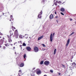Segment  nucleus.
<instances>
[{"label": "nucleus", "instance_id": "nucleus-1", "mask_svg": "<svg viewBox=\"0 0 76 76\" xmlns=\"http://www.w3.org/2000/svg\"><path fill=\"white\" fill-rule=\"evenodd\" d=\"M14 35L15 36L16 38H18V37H19V34H18V31L17 30L15 31Z\"/></svg>", "mask_w": 76, "mask_h": 76}, {"label": "nucleus", "instance_id": "nucleus-2", "mask_svg": "<svg viewBox=\"0 0 76 76\" xmlns=\"http://www.w3.org/2000/svg\"><path fill=\"white\" fill-rule=\"evenodd\" d=\"M4 42V40L1 39L0 40V48H1L3 46V44Z\"/></svg>", "mask_w": 76, "mask_h": 76}, {"label": "nucleus", "instance_id": "nucleus-3", "mask_svg": "<svg viewBox=\"0 0 76 76\" xmlns=\"http://www.w3.org/2000/svg\"><path fill=\"white\" fill-rule=\"evenodd\" d=\"M34 50L35 52H38V48L37 47H35L34 48Z\"/></svg>", "mask_w": 76, "mask_h": 76}, {"label": "nucleus", "instance_id": "nucleus-4", "mask_svg": "<svg viewBox=\"0 0 76 76\" xmlns=\"http://www.w3.org/2000/svg\"><path fill=\"white\" fill-rule=\"evenodd\" d=\"M20 75H23V73L21 70H20L18 72V76H21Z\"/></svg>", "mask_w": 76, "mask_h": 76}, {"label": "nucleus", "instance_id": "nucleus-5", "mask_svg": "<svg viewBox=\"0 0 76 76\" xmlns=\"http://www.w3.org/2000/svg\"><path fill=\"white\" fill-rule=\"evenodd\" d=\"M42 12L41 11L39 13V14L38 15V17L39 18H41L42 16L41 15H42Z\"/></svg>", "mask_w": 76, "mask_h": 76}, {"label": "nucleus", "instance_id": "nucleus-6", "mask_svg": "<svg viewBox=\"0 0 76 76\" xmlns=\"http://www.w3.org/2000/svg\"><path fill=\"white\" fill-rule=\"evenodd\" d=\"M50 41L51 42L53 41V34H51L50 36Z\"/></svg>", "mask_w": 76, "mask_h": 76}, {"label": "nucleus", "instance_id": "nucleus-7", "mask_svg": "<svg viewBox=\"0 0 76 76\" xmlns=\"http://www.w3.org/2000/svg\"><path fill=\"white\" fill-rule=\"evenodd\" d=\"M44 64L45 65H48L50 64V63L48 61H46L44 62Z\"/></svg>", "mask_w": 76, "mask_h": 76}, {"label": "nucleus", "instance_id": "nucleus-8", "mask_svg": "<svg viewBox=\"0 0 76 76\" xmlns=\"http://www.w3.org/2000/svg\"><path fill=\"white\" fill-rule=\"evenodd\" d=\"M26 49L28 51H30L31 50V48L29 47H27L26 48Z\"/></svg>", "mask_w": 76, "mask_h": 76}, {"label": "nucleus", "instance_id": "nucleus-9", "mask_svg": "<svg viewBox=\"0 0 76 76\" xmlns=\"http://www.w3.org/2000/svg\"><path fill=\"white\" fill-rule=\"evenodd\" d=\"M69 42H70V39H68L67 41L66 44V46H68V45H69Z\"/></svg>", "mask_w": 76, "mask_h": 76}, {"label": "nucleus", "instance_id": "nucleus-10", "mask_svg": "<svg viewBox=\"0 0 76 76\" xmlns=\"http://www.w3.org/2000/svg\"><path fill=\"white\" fill-rule=\"evenodd\" d=\"M44 37V35L40 37H39L38 39V40H40L41 39H42Z\"/></svg>", "mask_w": 76, "mask_h": 76}, {"label": "nucleus", "instance_id": "nucleus-11", "mask_svg": "<svg viewBox=\"0 0 76 76\" xmlns=\"http://www.w3.org/2000/svg\"><path fill=\"white\" fill-rule=\"evenodd\" d=\"M60 11H61V12H64V10H65V9L63 8H61L60 10Z\"/></svg>", "mask_w": 76, "mask_h": 76}, {"label": "nucleus", "instance_id": "nucleus-12", "mask_svg": "<svg viewBox=\"0 0 76 76\" xmlns=\"http://www.w3.org/2000/svg\"><path fill=\"white\" fill-rule=\"evenodd\" d=\"M53 17L54 16L53 15V14H51V15H50V19H53Z\"/></svg>", "mask_w": 76, "mask_h": 76}, {"label": "nucleus", "instance_id": "nucleus-13", "mask_svg": "<svg viewBox=\"0 0 76 76\" xmlns=\"http://www.w3.org/2000/svg\"><path fill=\"white\" fill-rule=\"evenodd\" d=\"M41 71L40 70H39L37 71V75H40V74H41Z\"/></svg>", "mask_w": 76, "mask_h": 76}, {"label": "nucleus", "instance_id": "nucleus-14", "mask_svg": "<svg viewBox=\"0 0 76 76\" xmlns=\"http://www.w3.org/2000/svg\"><path fill=\"white\" fill-rule=\"evenodd\" d=\"M20 66L21 67H23V66H24V64L22 63V64H20Z\"/></svg>", "mask_w": 76, "mask_h": 76}, {"label": "nucleus", "instance_id": "nucleus-15", "mask_svg": "<svg viewBox=\"0 0 76 76\" xmlns=\"http://www.w3.org/2000/svg\"><path fill=\"white\" fill-rule=\"evenodd\" d=\"M10 37H12V35H13V33L12 32V31H10Z\"/></svg>", "mask_w": 76, "mask_h": 76}, {"label": "nucleus", "instance_id": "nucleus-16", "mask_svg": "<svg viewBox=\"0 0 76 76\" xmlns=\"http://www.w3.org/2000/svg\"><path fill=\"white\" fill-rule=\"evenodd\" d=\"M56 49H55L54 51L53 54H54V55H55V54H56Z\"/></svg>", "mask_w": 76, "mask_h": 76}, {"label": "nucleus", "instance_id": "nucleus-17", "mask_svg": "<svg viewBox=\"0 0 76 76\" xmlns=\"http://www.w3.org/2000/svg\"><path fill=\"white\" fill-rule=\"evenodd\" d=\"M72 65L73 66V67L75 66H76V63H75V62H73L72 64Z\"/></svg>", "mask_w": 76, "mask_h": 76}, {"label": "nucleus", "instance_id": "nucleus-18", "mask_svg": "<svg viewBox=\"0 0 76 76\" xmlns=\"http://www.w3.org/2000/svg\"><path fill=\"white\" fill-rule=\"evenodd\" d=\"M42 2L43 3V4H44L45 3V0H42Z\"/></svg>", "mask_w": 76, "mask_h": 76}, {"label": "nucleus", "instance_id": "nucleus-19", "mask_svg": "<svg viewBox=\"0 0 76 76\" xmlns=\"http://www.w3.org/2000/svg\"><path fill=\"white\" fill-rule=\"evenodd\" d=\"M10 17L11 19H12V20H13L14 19H13V18H12L13 16H12V15H10Z\"/></svg>", "mask_w": 76, "mask_h": 76}, {"label": "nucleus", "instance_id": "nucleus-20", "mask_svg": "<svg viewBox=\"0 0 76 76\" xmlns=\"http://www.w3.org/2000/svg\"><path fill=\"white\" fill-rule=\"evenodd\" d=\"M8 41L9 42H12V39H8Z\"/></svg>", "mask_w": 76, "mask_h": 76}, {"label": "nucleus", "instance_id": "nucleus-21", "mask_svg": "<svg viewBox=\"0 0 76 76\" xmlns=\"http://www.w3.org/2000/svg\"><path fill=\"white\" fill-rule=\"evenodd\" d=\"M5 46H6V47H9V45L8 43H7V44H5Z\"/></svg>", "mask_w": 76, "mask_h": 76}, {"label": "nucleus", "instance_id": "nucleus-22", "mask_svg": "<svg viewBox=\"0 0 76 76\" xmlns=\"http://www.w3.org/2000/svg\"><path fill=\"white\" fill-rule=\"evenodd\" d=\"M19 38H22V35H20Z\"/></svg>", "mask_w": 76, "mask_h": 76}, {"label": "nucleus", "instance_id": "nucleus-23", "mask_svg": "<svg viewBox=\"0 0 76 76\" xmlns=\"http://www.w3.org/2000/svg\"><path fill=\"white\" fill-rule=\"evenodd\" d=\"M26 54H25L24 55H23V57L24 59L25 58H26Z\"/></svg>", "mask_w": 76, "mask_h": 76}, {"label": "nucleus", "instance_id": "nucleus-24", "mask_svg": "<svg viewBox=\"0 0 76 76\" xmlns=\"http://www.w3.org/2000/svg\"><path fill=\"white\" fill-rule=\"evenodd\" d=\"M43 63H44V61H42L40 62V64H43Z\"/></svg>", "mask_w": 76, "mask_h": 76}, {"label": "nucleus", "instance_id": "nucleus-25", "mask_svg": "<svg viewBox=\"0 0 76 76\" xmlns=\"http://www.w3.org/2000/svg\"><path fill=\"white\" fill-rule=\"evenodd\" d=\"M74 33V32H72L71 34H70L69 35V36H72V35H73Z\"/></svg>", "mask_w": 76, "mask_h": 76}, {"label": "nucleus", "instance_id": "nucleus-26", "mask_svg": "<svg viewBox=\"0 0 76 76\" xmlns=\"http://www.w3.org/2000/svg\"><path fill=\"white\" fill-rule=\"evenodd\" d=\"M23 46H26V44L25 43H24L23 44Z\"/></svg>", "mask_w": 76, "mask_h": 76}, {"label": "nucleus", "instance_id": "nucleus-27", "mask_svg": "<svg viewBox=\"0 0 76 76\" xmlns=\"http://www.w3.org/2000/svg\"><path fill=\"white\" fill-rule=\"evenodd\" d=\"M57 1H56V3H55V5L56 6H57Z\"/></svg>", "mask_w": 76, "mask_h": 76}, {"label": "nucleus", "instance_id": "nucleus-28", "mask_svg": "<svg viewBox=\"0 0 76 76\" xmlns=\"http://www.w3.org/2000/svg\"><path fill=\"white\" fill-rule=\"evenodd\" d=\"M31 76H35V74L34 73L31 74Z\"/></svg>", "mask_w": 76, "mask_h": 76}, {"label": "nucleus", "instance_id": "nucleus-29", "mask_svg": "<svg viewBox=\"0 0 76 76\" xmlns=\"http://www.w3.org/2000/svg\"><path fill=\"white\" fill-rule=\"evenodd\" d=\"M62 65L63 68H66V66H64L63 64H62Z\"/></svg>", "mask_w": 76, "mask_h": 76}, {"label": "nucleus", "instance_id": "nucleus-30", "mask_svg": "<svg viewBox=\"0 0 76 76\" xmlns=\"http://www.w3.org/2000/svg\"><path fill=\"white\" fill-rule=\"evenodd\" d=\"M50 72L51 73H53V70H50Z\"/></svg>", "mask_w": 76, "mask_h": 76}, {"label": "nucleus", "instance_id": "nucleus-31", "mask_svg": "<svg viewBox=\"0 0 76 76\" xmlns=\"http://www.w3.org/2000/svg\"><path fill=\"white\" fill-rule=\"evenodd\" d=\"M42 45L44 47H46V46H45V45L44 44H42Z\"/></svg>", "mask_w": 76, "mask_h": 76}, {"label": "nucleus", "instance_id": "nucleus-32", "mask_svg": "<svg viewBox=\"0 0 76 76\" xmlns=\"http://www.w3.org/2000/svg\"><path fill=\"white\" fill-rule=\"evenodd\" d=\"M61 15H64V14H63V13L62 12H61Z\"/></svg>", "mask_w": 76, "mask_h": 76}, {"label": "nucleus", "instance_id": "nucleus-33", "mask_svg": "<svg viewBox=\"0 0 76 76\" xmlns=\"http://www.w3.org/2000/svg\"><path fill=\"white\" fill-rule=\"evenodd\" d=\"M58 75H61V73H59Z\"/></svg>", "mask_w": 76, "mask_h": 76}, {"label": "nucleus", "instance_id": "nucleus-34", "mask_svg": "<svg viewBox=\"0 0 76 76\" xmlns=\"http://www.w3.org/2000/svg\"><path fill=\"white\" fill-rule=\"evenodd\" d=\"M22 46H23V45H20V47H22Z\"/></svg>", "mask_w": 76, "mask_h": 76}, {"label": "nucleus", "instance_id": "nucleus-35", "mask_svg": "<svg viewBox=\"0 0 76 76\" xmlns=\"http://www.w3.org/2000/svg\"><path fill=\"white\" fill-rule=\"evenodd\" d=\"M4 49H5L6 48V47L5 46L3 48Z\"/></svg>", "mask_w": 76, "mask_h": 76}, {"label": "nucleus", "instance_id": "nucleus-36", "mask_svg": "<svg viewBox=\"0 0 76 76\" xmlns=\"http://www.w3.org/2000/svg\"><path fill=\"white\" fill-rule=\"evenodd\" d=\"M0 35H3V34H2V33H0Z\"/></svg>", "mask_w": 76, "mask_h": 76}, {"label": "nucleus", "instance_id": "nucleus-37", "mask_svg": "<svg viewBox=\"0 0 76 76\" xmlns=\"http://www.w3.org/2000/svg\"><path fill=\"white\" fill-rule=\"evenodd\" d=\"M56 22H57V23H58V20H56Z\"/></svg>", "mask_w": 76, "mask_h": 76}, {"label": "nucleus", "instance_id": "nucleus-38", "mask_svg": "<svg viewBox=\"0 0 76 76\" xmlns=\"http://www.w3.org/2000/svg\"><path fill=\"white\" fill-rule=\"evenodd\" d=\"M12 28H14V29H15V27H13V26H12Z\"/></svg>", "mask_w": 76, "mask_h": 76}, {"label": "nucleus", "instance_id": "nucleus-39", "mask_svg": "<svg viewBox=\"0 0 76 76\" xmlns=\"http://www.w3.org/2000/svg\"><path fill=\"white\" fill-rule=\"evenodd\" d=\"M17 44V42H15V43H14V45H15V44Z\"/></svg>", "mask_w": 76, "mask_h": 76}, {"label": "nucleus", "instance_id": "nucleus-40", "mask_svg": "<svg viewBox=\"0 0 76 76\" xmlns=\"http://www.w3.org/2000/svg\"><path fill=\"white\" fill-rule=\"evenodd\" d=\"M8 38H10V39H11V37H8Z\"/></svg>", "mask_w": 76, "mask_h": 76}, {"label": "nucleus", "instance_id": "nucleus-41", "mask_svg": "<svg viewBox=\"0 0 76 76\" xmlns=\"http://www.w3.org/2000/svg\"><path fill=\"white\" fill-rule=\"evenodd\" d=\"M54 34V33H53V36H54V34Z\"/></svg>", "mask_w": 76, "mask_h": 76}, {"label": "nucleus", "instance_id": "nucleus-42", "mask_svg": "<svg viewBox=\"0 0 76 76\" xmlns=\"http://www.w3.org/2000/svg\"><path fill=\"white\" fill-rule=\"evenodd\" d=\"M58 3H61V1H59Z\"/></svg>", "mask_w": 76, "mask_h": 76}, {"label": "nucleus", "instance_id": "nucleus-43", "mask_svg": "<svg viewBox=\"0 0 76 76\" xmlns=\"http://www.w3.org/2000/svg\"><path fill=\"white\" fill-rule=\"evenodd\" d=\"M56 18H58V16H56Z\"/></svg>", "mask_w": 76, "mask_h": 76}, {"label": "nucleus", "instance_id": "nucleus-44", "mask_svg": "<svg viewBox=\"0 0 76 76\" xmlns=\"http://www.w3.org/2000/svg\"><path fill=\"white\" fill-rule=\"evenodd\" d=\"M55 14H56V12H55Z\"/></svg>", "mask_w": 76, "mask_h": 76}, {"label": "nucleus", "instance_id": "nucleus-45", "mask_svg": "<svg viewBox=\"0 0 76 76\" xmlns=\"http://www.w3.org/2000/svg\"><path fill=\"white\" fill-rule=\"evenodd\" d=\"M35 69V68H33V70H34V69Z\"/></svg>", "mask_w": 76, "mask_h": 76}, {"label": "nucleus", "instance_id": "nucleus-46", "mask_svg": "<svg viewBox=\"0 0 76 76\" xmlns=\"http://www.w3.org/2000/svg\"><path fill=\"white\" fill-rule=\"evenodd\" d=\"M3 39H4V37L3 38Z\"/></svg>", "mask_w": 76, "mask_h": 76}, {"label": "nucleus", "instance_id": "nucleus-47", "mask_svg": "<svg viewBox=\"0 0 76 76\" xmlns=\"http://www.w3.org/2000/svg\"><path fill=\"white\" fill-rule=\"evenodd\" d=\"M11 46H12V45H13V44H11Z\"/></svg>", "mask_w": 76, "mask_h": 76}, {"label": "nucleus", "instance_id": "nucleus-48", "mask_svg": "<svg viewBox=\"0 0 76 76\" xmlns=\"http://www.w3.org/2000/svg\"><path fill=\"white\" fill-rule=\"evenodd\" d=\"M11 19L10 20V21H11Z\"/></svg>", "mask_w": 76, "mask_h": 76}, {"label": "nucleus", "instance_id": "nucleus-49", "mask_svg": "<svg viewBox=\"0 0 76 76\" xmlns=\"http://www.w3.org/2000/svg\"><path fill=\"white\" fill-rule=\"evenodd\" d=\"M15 54H16V53L15 52Z\"/></svg>", "mask_w": 76, "mask_h": 76}, {"label": "nucleus", "instance_id": "nucleus-50", "mask_svg": "<svg viewBox=\"0 0 76 76\" xmlns=\"http://www.w3.org/2000/svg\"><path fill=\"white\" fill-rule=\"evenodd\" d=\"M56 1V0H54V1H54H54Z\"/></svg>", "mask_w": 76, "mask_h": 76}, {"label": "nucleus", "instance_id": "nucleus-51", "mask_svg": "<svg viewBox=\"0 0 76 76\" xmlns=\"http://www.w3.org/2000/svg\"><path fill=\"white\" fill-rule=\"evenodd\" d=\"M12 29L13 31H14V29H13V28H12Z\"/></svg>", "mask_w": 76, "mask_h": 76}, {"label": "nucleus", "instance_id": "nucleus-52", "mask_svg": "<svg viewBox=\"0 0 76 76\" xmlns=\"http://www.w3.org/2000/svg\"><path fill=\"white\" fill-rule=\"evenodd\" d=\"M1 38V37H0V38Z\"/></svg>", "mask_w": 76, "mask_h": 76}, {"label": "nucleus", "instance_id": "nucleus-53", "mask_svg": "<svg viewBox=\"0 0 76 76\" xmlns=\"http://www.w3.org/2000/svg\"><path fill=\"white\" fill-rule=\"evenodd\" d=\"M13 48H15V47H14Z\"/></svg>", "mask_w": 76, "mask_h": 76}, {"label": "nucleus", "instance_id": "nucleus-54", "mask_svg": "<svg viewBox=\"0 0 76 76\" xmlns=\"http://www.w3.org/2000/svg\"><path fill=\"white\" fill-rule=\"evenodd\" d=\"M11 44H10V45H11Z\"/></svg>", "mask_w": 76, "mask_h": 76}, {"label": "nucleus", "instance_id": "nucleus-55", "mask_svg": "<svg viewBox=\"0 0 76 76\" xmlns=\"http://www.w3.org/2000/svg\"><path fill=\"white\" fill-rule=\"evenodd\" d=\"M22 47L21 48V49H22Z\"/></svg>", "mask_w": 76, "mask_h": 76}, {"label": "nucleus", "instance_id": "nucleus-56", "mask_svg": "<svg viewBox=\"0 0 76 76\" xmlns=\"http://www.w3.org/2000/svg\"><path fill=\"white\" fill-rule=\"evenodd\" d=\"M38 70V69H37V70Z\"/></svg>", "mask_w": 76, "mask_h": 76}, {"label": "nucleus", "instance_id": "nucleus-57", "mask_svg": "<svg viewBox=\"0 0 76 76\" xmlns=\"http://www.w3.org/2000/svg\"><path fill=\"white\" fill-rule=\"evenodd\" d=\"M4 13L3 14V15H4Z\"/></svg>", "mask_w": 76, "mask_h": 76}, {"label": "nucleus", "instance_id": "nucleus-58", "mask_svg": "<svg viewBox=\"0 0 76 76\" xmlns=\"http://www.w3.org/2000/svg\"><path fill=\"white\" fill-rule=\"evenodd\" d=\"M12 23H13L12 22Z\"/></svg>", "mask_w": 76, "mask_h": 76}, {"label": "nucleus", "instance_id": "nucleus-59", "mask_svg": "<svg viewBox=\"0 0 76 76\" xmlns=\"http://www.w3.org/2000/svg\"><path fill=\"white\" fill-rule=\"evenodd\" d=\"M25 35H26V34H25Z\"/></svg>", "mask_w": 76, "mask_h": 76}, {"label": "nucleus", "instance_id": "nucleus-60", "mask_svg": "<svg viewBox=\"0 0 76 76\" xmlns=\"http://www.w3.org/2000/svg\"><path fill=\"white\" fill-rule=\"evenodd\" d=\"M29 38H31V37H29Z\"/></svg>", "mask_w": 76, "mask_h": 76}, {"label": "nucleus", "instance_id": "nucleus-61", "mask_svg": "<svg viewBox=\"0 0 76 76\" xmlns=\"http://www.w3.org/2000/svg\"><path fill=\"white\" fill-rule=\"evenodd\" d=\"M69 76H70V75H69Z\"/></svg>", "mask_w": 76, "mask_h": 76}, {"label": "nucleus", "instance_id": "nucleus-62", "mask_svg": "<svg viewBox=\"0 0 76 76\" xmlns=\"http://www.w3.org/2000/svg\"><path fill=\"white\" fill-rule=\"evenodd\" d=\"M14 37V36H13V37Z\"/></svg>", "mask_w": 76, "mask_h": 76}]
</instances>
